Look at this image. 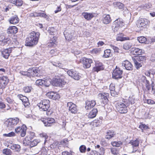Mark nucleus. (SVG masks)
Listing matches in <instances>:
<instances>
[{"label": "nucleus", "mask_w": 155, "mask_h": 155, "mask_svg": "<svg viewBox=\"0 0 155 155\" xmlns=\"http://www.w3.org/2000/svg\"><path fill=\"white\" fill-rule=\"evenodd\" d=\"M40 35L39 32H31L30 33L29 37L26 39L25 45L31 47L35 45L38 42Z\"/></svg>", "instance_id": "f257e3e1"}, {"label": "nucleus", "mask_w": 155, "mask_h": 155, "mask_svg": "<svg viewBox=\"0 0 155 155\" xmlns=\"http://www.w3.org/2000/svg\"><path fill=\"white\" fill-rule=\"evenodd\" d=\"M128 101L123 99L122 102L117 101L115 104L117 110L120 113L125 114L127 112V106L129 104L127 103Z\"/></svg>", "instance_id": "f03ea898"}, {"label": "nucleus", "mask_w": 155, "mask_h": 155, "mask_svg": "<svg viewBox=\"0 0 155 155\" xmlns=\"http://www.w3.org/2000/svg\"><path fill=\"white\" fill-rule=\"evenodd\" d=\"M125 25L121 18H118L116 20L112 26V29L114 32H117L120 28Z\"/></svg>", "instance_id": "7ed1b4c3"}, {"label": "nucleus", "mask_w": 155, "mask_h": 155, "mask_svg": "<svg viewBox=\"0 0 155 155\" xmlns=\"http://www.w3.org/2000/svg\"><path fill=\"white\" fill-rule=\"evenodd\" d=\"M19 122V119L18 118H10L6 122V124L8 128L12 130Z\"/></svg>", "instance_id": "20e7f679"}, {"label": "nucleus", "mask_w": 155, "mask_h": 155, "mask_svg": "<svg viewBox=\"0 0 155 155\" xmlns=\"http://www.w3.org/2000/svg\"><path fill=\"white\" fill-rule=\"evenodd\" d=\"M27 129L26 126L23 125L21 126L16 127L15 129V131L17 134H20L21 137H24L26 135Z\"/></svg>", "instance_id": "39448f33"}, {"label": "nucleus", "mask_w": 155, "mask_h": 155, "mask_svg": "<svg viewBox=\"0 0 155 155\" xmlns=\"http://www.w3.org/2000/svg\"><path fill=\"white\" fill-rule=\"evenodd\" d=\"M150 23V21L146 18H139L137 21V27L140 28H144Z\"/></svg>", "instance_id": "423d86ee"}, {"label": "nucleus", "mask_w": 155, "mask_h": 155, "mask_svg": "<svg viewBox=\"0 0 155 155\" xmlns=\"http://www.w3.org/2000/svg\"><path fill=\"white\" fill-rule=\"evenodd\" d=\"M123 71L119 68L116 67L112 73L113 78L115 79L121 78L122 77Z\"/></svg>", "instance_id": "0eeeda50"}, {"label": "nucleus", "mask_w": 155, "mask_h": 155, "mask_svg": "<svg viewBox=\"0 0 155 155\" xmlns=\"http://www.w3.org/2000/svg\"><path fill=\"white\" fill-rule=\"evenodd\" d=\"M67 73L69 76L76 80H78L81 77L79 73L72 70L68 71L67 72Z\"/></svg>", "instance_id": "6e6552de"}, {"label": "nucleus", "mask_w": 155, "mask_h": 155, "mask_svg": "<svg viewBox=\"0 0 155 155\" xmlns=\"http://www.w3.org/2000/svg\"><path fill=\"white\" fill-rule=\"evenodd\" d=\"M83 64V67L85 68H88L91 66V64L93 63L92 60L90 58H84L81 61Z\"/></svg>", "instance_id": "1a4fd4ad"}, {"label": "nucleus", "mask_w": 155, "mask_h": 155, "mask_svg": "<svg viewBox=\"0 0 155 155\" xmlns=\"http://www.w3.org/2000/svg\"><path fill=\"white\" fill-rule=\"evenodd\" d=\"M66 82L63 79L61 78H55L52 81V84L55 86L62 87L64 85Z\"/></svg>", "instance_id": "9d476101"}, {"label": "nucleus", "mask_w": 155, "mask_h": 155, "mask_svg": "<svg viewBox=\"0 0 155 155\" xmlns=\"http://www.w3.org/2000/svg\"><path fill=\"white\" fill-rule=\"evenodd\" d=\"M8 79L5 76L0 77V88H4L8 82Z\"/></svg>", "instance_id": "9b49d317"}, {"label": "nucleus", "mask_w": 155, "mask_h": 155, "mask_svg": "<svg viewBox=\"0 0 155 155\" xmlns=\"http://www.w3.org/2000/svg\"><path fill=\"white\" fill-rule=\"evenodd\" d=\"M69 110L72 113L75 114L77 113L78 109L76 105L72 102H69L67 104Z\"/></svg>", "instance_id": "f8f14e48"}, {"label": "nucleus", "mask_w": 155, "mask_h": 155, "mask_svg": "<svg viewBox=\"0 0 155 155\" xmlns=\"http://www.w3.org/2000/svg\"><path fill=\"white\" fill-rule=\"evenodd\" d=\"M96 102L94 101H87L86 102L85 108L86 110H90L93 108Z\"/></svg>", "instance_id": "ddd939ff"}, {"label": "nucleus", "mask_w": 155, "mask_h": 155, "mask_svg": "<svg viewBox=\"0 0 155 155\" xmlns=\"http://www.w3.org/2000/svg\"><path fill=\"white\" fill-rule=\"evenodd\" d=\"M32 70V74L34 73V76H38V74H39V75H41L43 71L42 68L41 67L33 68Z\"/></svg>", "instance_id": "4468645a"}, {"label": "nucleus", "mask_w": 155, "mask_h": 155, "mask_svg": "<svg viewBox=\"0 0 155 155\" xmlns=\"http://www.w3.org/2000/svg\"><path fill=\"white\" fill-rule=\"evenodd\" d=\"M54 122L55 120L51 118H48L47 120L43 121L45 126L46 127L51 126Z\"/></svg>", "instance_id": "2eb2a0df"}, {"label": "nucleus", "mask_w": 155, "mask_h": 155, "mask_svg": "<svg viewBox=\"0 0 155 155\" xmlns=\"http://www.w3.org/2000/svg\"><path fill=\"white\" fill-rule=\"evenodd\" d=\"M12 51V50L11 48L4 49L3 51H2V55L5 58L8 59Z\"/></svg>", "instance_id": "dca6fc26"}, {"label": "nucleus", "mask_w": 155, "mask_h": 155, "mask_svg": "<svg viewBox=\"0 0 155 155\" xmlns=\"http://www.w3.org/2000/svg\"><path fill=\"white\" fill-rule=\"evenodd\" d=\"M139 141L136 140H131L129 143L131 144L133 148V152H136L137 151L139 146Z\"/></svg>", "instance_id": "f3484780"}, {"label": "nucleus", "mask_w": 155, "mask_h": 155, "mask_svg": "<svg viewBox=\"0 0 155 155\" xmlns=\"http://www.w3.org/2000/svg\"><path fill=\"white\" fill-rule=\"evenodd\" d=\"M74 32H71L70 30H66L64 32V35L66 39L68 41L71 40L73 37Z\"/></svg>", "instance_id": "a211bd4d"}, {"label": "nucleus", "mask_w": 155, "mask_h": 155, "mask_svg": "<svg viewBox=\"0 0 155 155\" xmlns=\"http://www.w3.org/2000/svg\"><path fill=\"white\" fill-rule=\"evenodd\" d=\"M122 65L124 66L127 70H131L133 68V65L132 64L127 60L124 61L122 63Z\"/></svg>", "instance_id": "6ab92c4d"}, {"label": "nucleus", "mask_w": 155, "mask_h": 155, "mask_svg": "<svg viewBox=\"0 0 155 155\" xmlns=\"http://www.w3.org/2000/svg\"><path fill=\"white\" fill-rule=\"evenodd\" d=\"M104 69L102 64L101 63L97 62L95 63V67H94L93 70L94 71L98 72L99 71L103 70Z\"/></svg>", "instance_id": "aec40b11"}, {"label": "nucleus", "mask_w": 155, "mask_h": 155, "mask_svg": "<svg viewBox=\"0 0 155 155\" xmlns=\"http://www.w3.org/2000/svg\"><path fill=\"white\" fill-rule=\"evenodd\" d=\"M82 15L84 17L85 19L87 20H90L94 16V14L93 13L84 12L82 13Z\"/></svg>", "instance_id": "412c9836"}, {"label": "nucleus", "mask_w": 155, "mask_h": 155, "mask_svg": "<svg viewBox=\"0 0 155 155\" xmlns=\"http://www.w3.org/2000/svg\"><path fill=\"white\" fill-rule=\"evenodd\" d=\"M107 94L105 93H100L98 95L99 98L101 99L102 102L106 103L108 102V99L107 97Z\"/></svg>", "instance_id": "4be33fe9"}, {"label": "nucleus", "mask_w": 155, "mask_h": 155, "mask_svg": "<svg viewBox=\"0 0 155 155\" xmlns=\"http://www.w3.org/2000/svg\"><path fill=\"white\" fill-rule=\"evenodd\" d=\"M143 52L142 49L137 48H132L131 49V53L133 55H139L142 54Z\"/></svg>", "instance_id": "5701e85b"}, {"label": "nucleus", "mask_w": 155, "mask_h": 155, "mask_svg": "<svg viewBox=\"0 0 155 155\" xmlns=\"http://www.w3.org/2000/svg\"><path fill=\"white\" fill-rule=\"evenodd\" d=\"M19 20L17 16L15 15L9 19L8 21L10 24H15L19 22Z\"/></svg>", "instance_id": "b1692460"}, {"label": "nucleus", "mask_w": 155, "mask_h": 155, "mask_svg": "<svg viewBox=\"0 0 155 155\" xmlns=\"http://www.w3.org/2000/svg\"><path fill=\"white\" fill-rule=\"evenodd\" d=\"M18 28L15 26L9 27L7 30V33L14 34H16L18 32Z\"/></svg>", "instance_id": "393cba45"}, {"label": "nucleus", "mask_w": 155, "mask_h": 155, "mask_svg": "<svg viewBox=\"0 0 155 155\" xmlns=\"http://www.w3.org/2000/svg\"><path fill=\"white\" fill-rule=\"evenodd\" d=\"M32 70L29 69L27 71H20V73L23 75L30 77L31 76H34V73L32 74Z\"/></svg>", "instance_id": "a878e982"}, {"label": "nucleus", "mask_w": 155, "mask_h": 155, "mask_svg": "<svg viewBox=\"0 0 155 155\" xmlns=\"http://www.w3.org/2000/svg\"><path fill=\"white\" fill-rule=\"evenodd\" d=\"M57 40V38L55 37H50V39L49 42L48 43V46L52 47L54 46V45L55 44V43Z\"/></svg>", "instance_id": "bb28decb"}, {"label": "nucleus", "mask_w": 155, "mask_h": 155, "mask_svg": "<svg viewBox=\"0 0 155 155\" xmlns=\"http://www.w3.org/2000/svg\"><path fill=\"white\" fill-rule=\"evenodd\" d=\"M97 112V109L94 108L91 111L88 115V117L90 118H92L96 115V114Z\"/></svg>", "instance_id": "cd10ccee"}, {"label": "nucleus", "mask_w": 155, "mask_h": 155, "mask_svg": "<svg viewBox=\"0 0 155 155\" xmlns=\"http://www.w3.org/2000/svg\"><path fill=\"white\" fill-rule=\"evenodd\" d=\"M107 135H106L105 138L108 139L114 137L115 135L114 132L113 130H109L107 133Z\"/></svg>", "instance_id": "c85d7f7f"}, {"label": "nucleus", "mask_w": 155, "mask_h": 155, "mask_svg": "<svg viewBox=\"0 0 155 155\" xmlns=\"http://www.w3.org/2000/svg\"><path fill=\"white\" fill-rule=\"evenodd\" d=\"M111 21L110 16L109 15H106L103 19V22L105 24H108Z\"/></svg>", "instance_id": "c756f323"}, {"label": "nucleus", "mask_w": 155, "mask_h": 155, "mask_svg": "<svg viewBox=\"0 0 155 155\" xmlns=\"http://www.w3.org/2000/svg\"><path fill=\"white\" fill-rule=\"evenodd\" d=\"M46 95L48 96L49 98L52 99L54 100H56L58 97H56L57 94H56L54 93L53 92H48L47 93Z\"/></svg>", "instance_id": "7c9ffc66"}, {"label": "nucleus", "mask_w": 155, "mask_h": 155, "mask_svg": "<svg viewBox=\"0 0 155 155\" xmlns=\"http://www.w3.org/2000/svg\"><path fill=\"white\" fill-rule=\"evenodd\" d=\"M38 106L41 109V110L46 111L48 108H47L45 107V105L44 104L42 101L38 104Z\"/></svg>", "instance_id": "2f4dec72"}, {"label": "nucleus", "mask_w": 155, "mask_h": 155, "mask_svg": "<svg viewBox=\"0 0 155 155\" xmlns=\"http://www.w3.org/2000/svg\"><path fill=\"white\" fill-rule=\"evenodd\" d=\"M34 16L35 17L40 16L41 17H44L46 18H48V17L46 14L44 13L35 12L34 14Z\"/></svg>", "instance_id": "473e14b6"}, {"label": "nucleus", "mask_w": 155, "mask_h": 155, "mask_svg": "<svg viewBox=\"0 0 155 155\" xmlns=\"http://www.w3.org/2000/svg\"><path fill=\"white\" fill-rule=\"evenodd\" d=\"M132 46V44L129 42H127L124 44L123 48L126 50H128Z\"/></svg>", "instance_id": "72a5a7b5"}, {"label": "nucleus", "mask_w": 155, "mask_h": 155, "mask_svg": "<svg viewBox=\"0 0 155 155\" xmlns=\"http://www.w3.org/2000/svg\"><path fill=\"white\" fill-rule=\"evenodd\" d=\"M20 146L18 144H13L11 146L10 148L17 152L19 151L20 150Z\"/></svg>", "instance_id": "f704fd0d"}, {"label": "nucleus", "mask_w": 155, "mask_h": 155, "mask_svg": "<svg viewBox=\"0 0 155 155\" xmlns=\"http://www.w3.org/2000/svg\"><path fill=\"white\" fill-rule=\"evenodd\" d=\"M128 37H125L122 36L121 35H119L116 38V40L117 41H124L126 40L129 39Z\"/></svg>", "instance_id": "c9c22d12"}, {"label": "nucleus", "mask_w": 155, "mask_h": 155, "mask_svg": "<svg viewBox=\"0 0 155 155\" xmlns=\"http://www.w3.org/2000/svg\"><path fill=\"white\" fill-rule=\"evenodd\" d=\"M91 124L94 127H97L100 125L101 123L99 120L96 119L91 122Z\"/></svg>", "instance_id": "e433bc0d"}, {"label": "nucleus", "mask_w": 155, "mask_h": 155, "mask_svg": "<svg viewBox=\"0 0 155 155\" xmlns=\"http://www.w3.org/2000/svg\"><path fill=\"white\" fill-rule=\"evenodd\" d=\"M111 51L110 49H106L104 51V54L103 56L104 58H108L110 56Z\"/></svg>", "instance_id": "4c0bfd02"}, {"label": "nucleus", "mask_w": 155, "mask_h": 155, "mask_svg": "<svg viewBox=\"0 0 155 155\" xmlns=\"http://www.w3.org/2000/svg\"><path fill=\"white\" fill-rule=\"evenodd\" d=\"M143 83L145 84L146 88L147 90L149 91L151 89V84L148 80L146 81Z\"/></svg>", "instance_id": "58836bf2"}, {"label": "nucleus", "mask_w": 155, "mask_h": 155, "mask_svg": "<svg viewBox=\"0 0 155 155\" xmlns=\"http://www.w3.org/2000/svg\"><path fill=\"white\" fill-rule=\"evenodd\" d=\"M3 154L6 155H12V153L11 150L8 148L4 149L2 151Z\"/></svg>", "instance_id": "ea45409f"}, {"label": "nucleus", "mask_w": 155, "mask_h": 155, "mask_svg": "<svg viewBox=\"0 0 155 155\" xmlns=\"http://www.w3.org/2000/svg\"><path fill=\"white\" fill-rule=\"evenodd\" d=\"M39 142V140L37 139L35 140L32 141H30V147H32L37 145Z\"/></svg>", "instance_id": "a19ab883"}, {"label": "nucleus", "mask_w": 155, "mask_h": 155, "mask_svg": "<svg viewBox=\"0 0 155 155\" xmlns=\"http://www.w3.org/2000/svg\"><path fill=\"white\" fill-rule=\"evenodd\" d=\"M152 7L151 4L150 3L146 4L145 5H141V7L143 9L147 10L150 8Z\"/></svg>", "instance_id": "79ce46f5"}, {"label": "nucleus", "mask_w": 155, "mask_h": 155, "mask_svg": "<svg viewBox=\"0 0 155 155\" xmlns=\"http://www.w3.org/2000/svg\"><path fill=\"white\" fill-rule=\"evenodd\" d=\"M132 59L134 62L135 67L137 69H138L142 66L141 64L137 62L135 58H132Z\"/></svg>", "instance_id": "37998d69"}, {"label": "nucleus", "mask_w": 155, "mask_h": 155, "mask_svg": "<svg viewBox=\"0 0 155 155\" xmlns=\"http://www.w3.org/2000/svg\"><path fill=\"white\" fill-rule=\"evenodd\" d=\"M22 102L23 103V104L25 107L28 106L29 104L28 98L26 97H25V98L23 99Z\"/></svg>", "instance_id": "c03bdc74"}, {"label": "nucleus", "mask_w": 155, "mask_h": 155, "mask_svg": "<svg viewBox=\"0 0 155 155\" xmlns=\"http://www.w3.org/2000/svg\"><path fill=\"white\" fill-rule=\"evenodd\" d=\"M9 39L8 38H4L2 40H0V44L2 46L7 44L9 41Z\"/></svg>", "instance_id": "a18cd8bd"}, {"label": "nucleus", "mask_w": 155, "mask_h": 155, "mask_svg": "<svg viewBox=\"0 0 155 155\" xmlns=\"http://www.w3.org/2000/svg\"><path fill=\"white\" fill-rule=\"evenodd\" d=\"M112 145L113 146L119 147L122 144V143L120 141H114L111 143Z\"/></svg>", "instance_id": "49530a36"}, {"label": "nucleus", "mask_w": 155, "mask_h": 155, "mask_svg": "<svg viewBox=\"0 0 155 155\" xmlns=\"http://www.w3.org/2000/svg\"><path fill=\"white\" fill-rule=\"evenodd\" d=\"M146 38L143 36H141L138 37L137 40L140 43H145L146 41Z\"/></svg>", "instance_id": "de8ad7c7"}, {"label": "nucleus", "mask_w": 155, "mask_h": 155, "mask_svg": "<svg viewBox=\"0 0 155 155\" xmlns=\"http://www.w3.org/2000/svg\"><path fill=\"white\" fill-rule=\"evenodd\" d=\"M44 105H45V107L47 108H49L50 107V101L49 100L44 99L41 101Z\"/></svg>", "instance_id": "09e8293b"}, {"label": "nucleus", "mask_w": 155, "mask_h": 155, "mask_svg": "<svg viewBox=\"0 0 155 155\" xmlns=\"http://www.w3.org/2000/svg\"><path fill=\"white\" fill-rule=\"evenodd\" d=\"M51 63L52 64L56 67H58L60 68H63V65L61 63L55 62H52Z\"/></svg>", "instance_id": "8fccbe9b"}, {"label": "nucleus", "mask_w": 155, "mask_h": 155, "mask_svg": "<svg viewBox=\"0 0 155 155\" xmlns=\"http://www.w3.org/2000/svg\"><path fill=\"white\" fill-rule=\"evenodd\" d=\"M44 82V80L39 79L36 81L35 83L36 85L39 86L43 85Z\"/></svg>", "instance_id": "3c124183"}, {"label": "nucleus", "mask_w": 155, "mask_h": 155, "mask_svg": "<svg viewBox=\"0 0 155 155\" xmlns=\"http://www.w3.org/2000/svg\"><path fill=\"white\" fill-rule=\"evenodd\" d=\"M139 128L141 129L142 132H143V130H146L149 128L148 126L145 124H141L140 125Z\"/></svg>", "instance_id": "603ef678"}, {"label": "nucleus", "mask_w": 155, "mask_h": 155, "mask_svg": "<svg viewBox=\"0 0 155 155\" xmlns=\"http://www.w3.org/2000/svg\"><path fill=\"white\" fill-rule=\"evenodd\" d=\"M31 89L32 87H31L28 86L25 87L23 88V90L25 93H29L31 91Z\"/></svg>", "instance_id": "864d4df0"}, {"label": "nucleus", "mask_w": 155, "mask_h": 155, "mask_svg": "<svg viewBox=\"0 0 155 155\" xmlns=\"http://www.w3.org/2000/svg\"><path fill=\"white\" fill-rule=\"evenodd\" d=\"M79 150L81 152L84 153L86 151V147L85 145H82L80 147Z\"/></svg>", "instance_id": "5fc2aeb1"}, {"label": "nucleus", "mask_w": 155, "mask_h": 155, "mask_svg": "<svg viewBox=\"0 0 155 155\" xmlns=\"http://www.w3.org/2000/svg\"><path fill=\"white\" fill-rule=\"evenodd\" d=\"M114 5H116L119 9H122L124 7V4L120 2H115L114 3Z\"/></svg>", "instance_id": "6e6d98bb"}, {"label": "nucleus", "mask_w": 155, "mask_h": 155, "mask_svg": "<svg viewBox=\"0 0 155 155\" xmlns=\"http://www.w3.org/2000/svg\"><path fill=\"white\" fill-rule=\"evenodd\" d=\"M50 35H54L56 33V31L53 28H51L48 31Z\"/></svg>", "instance_id": "4d7b16f0"}, {"label": "nucleus", "mask_w": 155, "mask_h": 155, "mask_svg": "<svg viewBox=\"0 0 155 155\" xmlns=\"http://www.w3.org/2000/svg\"><path fill=\"white\" fill-rule=\"evenodd\" d=\"M15 3L14 4L18 6H20L22 5L23 2L22 0H16L15 1Z\"/></svg>", "instance_id": "13d9d810"}, {"label": "nucleus", "mask_w": 155, "mask_h": 155, "mask_svg": "<svg viewBox=\"0 0 155 155\" xmlns=\"http://www.w3.org/2000/svg\"><path fill=\"white\" fill-rule=\"evenodd\" d=\"M51 84L50 80H44V82L43 83V85L46 87H49Z\"/></svg>", "instance_id": "bf43d9fd"}, {"label": "nucleus", "mask_w": 155, "mask_h": 155, "mask_svg": "<svg viewBox=\"0 0 155 155\" xmlns=\"http://www.w3.org/2000/svg\"><path fill=\"white\" fill-rule=\"evenodd\" d=\"M3 135L6 137H11L15 136V134L14 132H11L8 134H4Z\"/></svg>", "instance_id": "052dcab7"}, {"label": "nucleus", "mask_w": 155, "mask_h": 155, "mask_svg": "<svg viewBox=\"0 0 155 155\" xmlns=\"http://www.w3.org/2000/svg\"><path fill=\"white\" fill-rule=\"evenodd\" d=\"M30 141L26 138L23 141V144L25 146H27L30 144Z\"/></svg>", "instance_id": "680f3d73"}, {"label": "nucleus", "mask_w": 155, "mask_h": 155, "mask_svg": "<svg viewBox=\"0 0 155 155\" xmlns=\"http://www.w3.org/2000/svg\"><path fill=\"white\" fill-rule=\"evenodd\" d=\"M100 51V49L99 48H95L92 50V53L93 54H97Z\"/></svg>", "instance_id": "e2e57ef3"}, {"label": "nucleus", "mask_w": 155, "mask_h": 155, "mask_svg": "<svg viewBox=\"0 0 155 155\" xmlns=\"http://www.w3.org/2000/svg\"><path fill=\"white\" fill-rule=\"evenodd\" d=\"M110 91L114 92L115 90V85L113 84H111L110 85Z\"/></svg>", "instance_id": "0e129e2a"}, {"label": "nucleus", "mask_w": 155, "mask_h": 155, "mask_svg": "<svg viewBox=\"0 0 155 155\" xmlns=\"http://www.w3.org/2000/svg\"><path fill=\"white\" fill-rule=\"evenodd\" d=\"M129 102H130L131 104H134L135 103L134 98L133 97H130L129 99Z\"/></svg>", "instance_id": "69168bd1"}, {"label": "nucleus", "mask_w": 155, "mask_h": 155, "mask_svg": "<svg viewBox=\"0 0 155 155\" xmlns=\"http://www.w3.org/2000/svg\"><path fill=\"white\" fill-rule=\"evenodd\" d=\"M111 153L114 155H117L118 153V151L116 150L115 148H111Z\"/></svg>", "instance_id": "338daca9"}, {"label": "nucleus", "mask_w": 155, "mask_h": 155, "mask_svg": "<svg viewBox=\"0 0 155 155\" xmlns=\"http://www.w3.org/2000/svg\"><path fill=\"white\" fill-rule=\"evenodd\" d=\"M110 46L111 48L114 50L115 52H118L119 49L117 47L113 45H111Z\"/></svg>", "instance_id": "774afa93"}]
</instances>
